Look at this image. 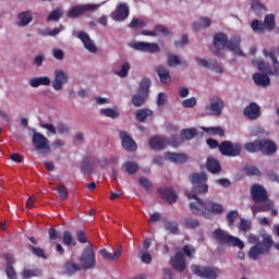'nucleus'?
<instances>
[{
    "instance_id": "1",
    "label": "nucleus",
    "mask_w": 279,
    "mask_h": 279,
    "mask_svg": "<svg viewBox=\"0 0 279 279\" xmlns=\"http://www.w3.org/2000/svg\"><path fill=\"white\" fill-rule=\"evenodd\" d=\"M189 199H195V202L190 203V210L197 217L210 219V215H223V205L219 203H214L210 199L202 201L195 194H189Z\"/></svg>"
},
{
    "instance_id": "2",
    "label": "nucleus",
    "mask_w": 279,
    "mask_h": 279,
    "mask_svg": "<svg viewBox=\"0 0 279 279\" xmlns=\"http://www.w3.org/2000/svg\"><path fill=\"white\" fill-rule=\"evenodd\" d=\"M263 53L265 58H270L272 62L274 69H271V65L268 62H265V60L260 59H254L252 61L253 66H257L258 71L260 73L266 74V75H274L275 77H279V61L276 56H274V52H269V50L264 49Z\"/></svg>"
},
{
    "instance_id": "3",
    "label": "nucleus",
    "mask_w": 279,
    "mask_h": 279,
    "mask_svg": "<svg viewBox=\"0 0 279 279\" xmlns=\"http://www.w3.org/2000/svg\"><path fill=\"white\" fill-rule=\"evenodd\" d=\"M211 236L214 241L218 243V245H227V247H239V250H243L245 247V243L243 241L223 229H216L213 231Z\"/></svg>"
},
{
    "instance_id": "4",
    "label": "nucleus",
    "mask_w": 279,
    "mask_h": 279,
    "mask_svg": "<svg viewBox=\"0 0 279 279\" xmlns=\"http://www.w3.org/2000/svg\"><path fill=\"white\" fill-rule=\"evenodd\" d=\"M192 183V192L186 191L185 195L189 199V195H206L208 193V174L205 172L193 173L190 178Z\"/></svg>"
},
{
    "instance_id": "5",
    "label": "nucleus",
    "mask_w": 279,
    "mask_h": 279,
    "mask_svg": "<svg viewBox=\"0 0 279 279\" xmlns=\"http://www.w3.org/2000/svg\"><path fill=\"white\" fill-rule=\"evenodd\" d=\"M274 246V239L269 234L263 235V241L250 248L248 256L252 260H258L262 254H269V248Z\"/></svg>"
},
{
    "instance_id": "6",
    "label": "nucleus",
    "mask_w": 279,
    "mask_h": 279,
    "mask_svg": "<svg viewBox=\"0 0 279 279\" xmlns=\"http://www.w3.org/2000/svg\"><path fill=\"white\" fill-rule=\"evenodd\" d=\"M226 102L219 96L209 98V102L205 106V112L208 117H221L223 114Z\"/></svg>"
},
{
    "instance_id": "7",
    "label": "nucleus",
    "mask_w": 279,
    "mask_h": 279,
    "mask_svg": "<svg viewBox=\"0 0 279 279\" xmlns=\"http://www.w3.org/2000/svg\"><path fill=\"white\" fill-rule=\"evenodd\" d=\"M80 264L82 269H93L97 265V259L95 257V251L93 250V244H87L83 250V253L80 258Z\"/></svg>"
},
{
    "instance_id": "8",
    "label": "nucleus",
    "mask_w": 279,
    "mask_h": 279,
    "mask_svg": "<svg viewBox=\"0 0 279 279\" xmlns=\"http://www.w3.org/2000/svg\"><path fill=\"white\" fill-rule=\"evenodd\" d=\"M191 271L194 274V276H198V278L217 279V271H219V269L210 266L192 265Z\"/></svg>"
},
{
    "instance_id": "9",
    "label": "nucleus",
    "mask_w": 279,
    "mask_h": 279,
    "mask_svg": "<svg viewBox=\"0 0 279 279\" xmlns=\"http://www.w3.org/2000/svg\"><path fill=\"white\" fill-rule=\"evenodd\" d=\"M241 149H243L241 144L239 143L232 144V142L230 141H223L219 145L220 154H222V156H230L231 158L241 156Z\"/></svg>"
},
{
    "instance_id": "10",
    "label": "nucleus",
    "mask_w": 279,
    "mask_h": 279,
    "mask_svg": "<svg viewBox=\"0 0 279 279\" xmlns=\"http://www.w3.org/2000/svg\"><path fill=\"white\" fill-rule=\"evenodd\" d=\"M33 145L35 149H38L41 154H51V146L49 145V140L43 135V133L33 134Z\"/></svg>"
},
{
    "instance_id": "11",
    "label": "nucleus",
    "mask_w": 279,
    "mask_h": 279,
    "mask_svg": "<svg viewBox=\"0 0 279 279\" xmlns=\"http://www.w3.org/2000/svg\"><path fill=\"white\" fill-rule=\"evenodd\" d=\"M251 197L255 204H263L269 199V194L263 185L253 184L251 186Z\"/></svg>"
},
{
    "instance_id": "12",
    "label": "nucleus",
    "mask_w": 279,
    "mask_h": 279,
    "mask_svg": "<svg viewBox=\"0 0 279 279\" xmlns=\"http://www.w3.org/2000/svg\"><path fill=\"white\" fill-rule=\"evenodd\" d=\"M97 10V4H81L72 7L66 13L68 19H77L86 12H93Z\"/></svg>"
},
{
    "instance_id": "13",
    "label": "nucleus",
    "mask_w": 279,
    "mask_h": 279,
    "mask_svg": "<svg viewBox=\"0 0 279 279\" xmlns=\"http://www.w3.org/2000/svg\"><path fill=\"white\" fill-rule=\"evenodd\" d=\"M131 47L136 51H144L146 53H160V46L156 43L135 41Z\"/></svg>"
},
{
    "instance_id": "14",
    "label": "nucleus",
    "mask_w": 279,
    "mask_h": 279,
    "mask_svg": "<svg viewBox=\"0 0 279 279\" xmlns=\"http://www.w3.org/2000/svg\"><path fill=\"white\" fill-rule=\"evenodd\" d=\"M170 265L178 274H184V269H186V257L184 253L177 252L173 258L170 259Z\"/></svg>"
},
{
    "instance_id": "15",
    "label": "nucleus",
    "mask_w": 279,
    "mask_h": 279,
    "mask_svg": "<svg viewBox=\"0 0 279 279\" xmlns=\"http://www.w3.org/2000/svg\"><path fill=\"white\" fill-rule=\"evenodd\" d=\"M120 138L122 141V147L125 149V151H136V149H138V145L134 138L130 136L128 131H120Z\"/></svg>"
},
{
    "instance_id": "16",
    "label": "nucleus",
    "mask_w": 279,
    "mask_h": 279,
    "mask_svg": "<svg viewBox=\"0 0 279 279\" xmlns=\"http://www.w3.org/2000/svg\"><path fill=\"white\" fill-rule=\"evenodd\" d=\"M259 151L264 156H274L278 151V145L271 140H259Z\"/></svg>"
},
{
    "instance_id": "17",
    "label": "nucleus",
    "mask_w": 279,
    "mask_h": 279,
    "mask_svg": "<svg viewBox=\"0 0 279 279\" xmlns=\"http://www.w3.org/2000/svg\"><path fill=\"white\" fill-rule=\"evenodd\" d=\"M226 48L229 51L235 53V56H241L242 58H245V53L243 52V50H241V36H232L230 40H228Z\"/></svg>"
},
{
    "instance_id": "18",
    "label": "nucleus",
    "mask_w": 279,
    "mask_h": 279,
    "mask_svg": "<svg viewBox=\"0 0 279 279\" xmlns=\"http://www.w3.org/2000/svg\"><path fill=\"white\" fill-rule=\"evenodd\" d=\"M148 145L150 149L160 151L162 149H167V145H169V140H167L165 136L156 135L148 140Z\"/></svg>"
},
{
    "instance_id": "19",
    "label": "nucleus",
    "mask_w": 279,
    "mask_h": 279,
    "mask_svg": "<svg viewBox=\"0 0 279 279\" xmlns=\"http://www.w3.org/2000/svg\"><path fill=\"white\" fill-rule=\"evenodd\" d=\"M69 82V74H66L63 70L54 71V80L52 82V88L54 90H62V86Z\"/></svg>"
},
{
    "instance_id": "20",
    "label": "nucleus",
    "mask_w": 279,
    "mask_h": 279,
    "mask_svg": "<svg viewBox=\"0 0 279 279\" xmlns=\"http://www.w3.org/2000/svg\"><path fill=\"white\" fill-rule=\"evenodd\" d=\"M130 16V7L128 3H120L117 7V10L114 13H111V19L113 21H125Z\"/></svg>"
},
{
    "instance_id": "21",
    "label": "nucleus",
    "mask_w": 279,
    "mask_h": 279,
    "mask_svg": "<svg viewBox=\"0 0 279 279\" xmlns=\"http://www.w3.org/2000/svg\"><path fill=\"white\" fill-rule=\"evenodd\" d=\"M161 199L167 202L168 204H175L178 202V194L171 187H160L157 190Z\"/></svg>"
},
{
    "instance_id": "22",
    "label": "nucleus",
    "mask_w": 279,
    "mask_h": 279,
    "mask_svg": "<svg viewBox=\"0 0 279 279\" xmlns=\"http://www.w3.org/2000/svg\"><path fill=\"white\" fill-rule=\"evenodd\" d=\"M244 117H246V119H251V121H256V119L260 117V106L256 102H251L244 108Z\"/></svg>"
},
{
    "instance_id": "23",
    "label": "nucleus",
    "mask_w": 279,
    "mask_h": 279,
    "mask_svg": "<svg viewBox=\"0 0 279 279\" xmlns=\"http://www.w3.org/2000/svg\"><path fill=\"white\" fill-rule=\"evenodd\" d=\"M77 38L83 43L85 49L90 53H97V46H95V41L90 39V36L85 32H80Z\"/></svg>"
},
{
    "instance_id": "24",
    "label": "nucleus",
    "mask_w": 279,
    "mask_h": 279,
    "mask_svg": "<svg viewBox=\"0 0 279 279\" xmlns=\"http://www.w3.org/2000/svg\"><path fill=\"white\" fill-rule=\"evenodd\" d=\"M165 159L170 160L171 162H175L177 165H184L189 160V156L184 153H171L168 151L165 154Z\"/></svg>"
},
{
    "instance_id": "25",
    "label": "nucleus",
    "mask_w": 279,
    "mask_h": 279,
    "mask_svg": "<svg viewBox=\"0 0 279 279\" xmlns=\"http://www.w3.org/2000/svg\"><path fill=\"white\" fill-rule=\"evenodd\" d=\"M253 81L256 86H263V88H267L271 84V78H269V74L255 73L253 74Z\"/></svg>"
},
{
    "instance_id": "26",
    "label": "nucleus",
    "mask_w": 279,
    "mask_h": 279,
    "mask_svg": "<svg viewBox=\"0 0 279 279\" xmlns=\"http://www.w3.org/2000/svg\"><path fill=\"white\" fill-rule=\"evenodd\" d=\"M156 73L161 84H171V74L169 73V69L165 65H158L156 68Z\"/></svg>"
},
{
    "instance_id": "27",
    "label": "nucleus",
    "mask_w": 279,
    "mask_h": 279,
    "mask_svg": "<svg viewBox=\"0 0 279 279\" xmlns=\"http://www.w3.org/2000/svg\"><path fill=\"white\" fill-rule=\"evenodd\" d=\"M77 271H82L80 264L65 262L62 266V272L65 274V276H73V274H77Z\"/></svg>"
},
{
    "instance_id": "28",
    "label": "nucleus",
    "mask_w": 279,
    "mask_h": 279,
    "mask_svg": "<svg viewBox=\"0 0 279 279\" xmlns=\"http://www.w3.org/2000/svg\"><path fill=\"white\" fill-rule=\"evenodd\" d=\"M228 46V35L218 33L214 36V47L216 49H226Z\"/></svg>"
},
{
    "instance_id": "29",
    "label": "nucleus",
    "mask_w": 279,
    "mask_h": 279,
    "mask_svg": "<svg viewBox=\"0 0 279 279\" xmlns=\"http://www.w3.org/2000/svg\"><path fill=\"white\" fill-rule=\"evenodd\" d=\"M100 255L105 260H117L118 258H121V254H123V250L121 248V244H119L118 250L112 254L106 251V248H102L99 251Z\"/></svg>"
},
{
    "instance_id": "30",
    "label": "nucleus",
    "mask_w": 279,
    "mask_h": 279,
    "mask_svg": "<svg viewBox=\"0 0 279 279\" xmlns=\"http://www.w3.org/2000/svg\"><path fill=\"white\" fill-rule=\"evenodd\" d=\"M32 88H38V86H51V78L48 76L33 77L29 81Z\"/></svg>"
},
{
    "instance_id": "31",
    "label": "nucleus",
    "mask_w": 279,
    "mask_h": 279,
    "mask_svg": "<svg viewBox=\"0 0 279 279\" xmlns=\"http://www.w3.org/2000/svg\"><path fill=\"white\" fill-rule=\"evenodd\" d=\"M210 17L202 16L198 22H194L193 29L194 32H202V29H206V27H210L211 25Z\"/></svg>"
},
{
    "instance_id": "32",
    "label": "nucleus",
    "mask_w": 279,
    "mask_h": 279,
    "mask_svg": "<svg viewBox=\"0 0 279 279\" xmlns=\"http://www.w3.org/2000/svg\"><path fill=\"white\" fill-rule=\"evenodd\" d=\"M207 171L210 173H221V163H219V160L213 157L207 158Z\"/></svg>"
},
{
    "instance_id": "33",
    "label": "nucleus",
    "mask_w": 279,
    "mask_h": 279,
    "mask_svg": "<svg viewBox=\"0 0 279 279\" xmlns=\"http://www.w3.org/2000/svg\"><path fill=\"white\" fill-rule=\"evenodd\" d=\"M151 86V81L149 78H143L140 83L138 95H143L144 97H149V88Z\"/></svg>"
},
{
    "instance_id": "34",
    "label": "nucleus",
    "mask_w": 279,
    "mask_h": 279,
    "mask_svg": "<svg viewBox=\"0 0 279 279\" xmlns=\"http://www.w3.org/2000/svg\"><path fill=\"white\" fill-rule=\"evenodd\" d=\"M264 27L266 32H274L276 29V16L274 14H267L264 17Z\"/></svg>"
},
{
    "instance_id": "35",
    "label": "nucleus",
    "mask_w": 279,
    "mask_h": 279,
    "mask_svg": "<svg viewBox=\"0 0 279 279\" xmlns=\"http://www.w3.org/2000/svg\"><path fill=\"white\" fill-rule=\"evenodd\" d=\"M274 208V203L272 201H269V198L262 203L259 206L253 207L252 211L253 213H269Z\"/></svg>"
},
{
    "instance_id": "36",
    "label": "nucleus",
    "mask_w": 279,
    "mask_h": 279,
    "mask_svg": "<svg viewBox=\"0 0 279 279\" xmlns=\"http://www.w3.org/2000/svg\"><path fill=\"white\" fill-rule=\"evenodd\" d=\"M244 149L248 154H256L257 151H260V140H255L253 142H247L244 145Z\"/></svg>"
},
{
    "instance_id": "37",
    "label": "nucleus",
    "mask_w": 279,
    "mask_h": 279,
    "mask_svg": "<svg viewBox=\"0 0 279 279\" xmlns=\"http://www.w3.org/2000/svg\"><path fill=\"white\" fill-rule=\"evenodd\" d=\"M195 136H197V129H195V128L183 129L181 131V138H183V141H193V138H195Z\"/></svg>"
},
{
    "instance_id": "38",
    "label": "nucleus",
    "mask_w": 279,
    "mask_h": 279,
    "mask_svg": "<svg viewBox=\"0 0 279 279\" xmlns=\"http://www.w3.org/2000/svg\"><path fill=\"white\" fill-rule=\"evenodd\" d=\"M153 114L154 111H151L150 109H138L135 117L140 123H145V119H147V117H151Z\"/></svg>"
},
{
    "instance_id": "39",
    "label": "nucleus",
    "mask_w": 279,
    "mask_h": 279,
    "mask_svg": "<svg viewBox=\"0 0 279 279\" xmlns=\"http://www.w3.org/2000/svg\"><path fill=\"white\" fill-rule=\"evenodd\" d=\"M17 19L20 21L21 27H25L26 25H29V23H32V12H22L17 15Z\"/></svg>"
},
{
    "instance_id": "40",
    "label": "nucleus",
    "mask_w": 279,
    "mask_h": 279,
    "mask_svg": "<svg viewBox=\"0 0 279 279\" xmlns=\"http://www.w3.org/2000/svg\"><path fill=\"white\" fill-rule=\"evenodd\" d=\"M183 257L186 256V258H195V254H197V250L195 248V246L191 245V244H186L183 246L182 251Z\"/></svg>"
},
{
    "instance_id": "41",
    "label": "nucleus",
    "mask_w": 279,
    "mask_h": 279,
    "mask_svg": "<svg viewBox=\"0 0 279 279\" xmlns=\"http://www.w3.org/2000/svg\"><path fill=\"white\" fill-rule=\"evenodd\" d=\"M251 27H252L253 32H255V34H265V32H266L265 24L258 20H254L251 23Z\"/></svg>"
},
{
    "instance_id": "42",
    "label": "nucleus",
    "mask_w": 279,
    "mask_h": 279,
    "mask_svg": "<svg viewBox=\"0 0 279 279\" xmlns=\"http://www.w3.org/2000/svg\"><path fill=\"white\" fill-rule=\"evenodd\" d=\"M148 96H144L141 94H135L132 97V104L135 106V108H141V106L145 105V101H147Z\"/></svg>"
},
{
    "instance_id": "43",
    "label": "nucleus",
    "mask_w": 279,
    "mask_h": 279,
    "mask_svg": "<svg viewBox=\"0 0 279 279\" xmlns=\"http://www.w3.org/2000/svg\"><path fill=\"white\" fill-rule=\"evenodd\" d=\"M165 230H167V232H170V234H178L180 228L178 227L177 221L166 220L165 221Z\"/></svg>"
},
{
    "instance_id": "44",
    "label": "nucleus",
    "mask_w": 279,
    "mask_h": 279,
    "mask_svg": "<svg viewBox=\"0 0 279 279\" xmlns=\"http://www.w3.org/2000/svg\"><path fill=\"white\" fill-rule=\"evenodd\" d=\"M39 276H43V270L40 269H26L22 272L23 279H29V278H38Z\"/></svg>"
},
{
    "instance_id": "45",
    "label": "nucleus",
    "mask_w": 279,
    "mask_h": 279,
    "mask_svg": "<svg viewBox=\"0 0 279 279\" xmlns=\"http://www.w3.org/2000/svg\"><path fill=\"white\" fill-rule=\"evenodd\" d=\"M183 225L189 230H195V228H199V220L191 218V217H186V218H184Z\"/></svg>"
},
{
    "instance_id": "46",
    "label": "nucleus",
    "mask_w": 279,
    "mask_h": 279,
    "mask_svg": "<svg viewBox=\"0 0 279 279\" xmlns=\"http://www.w3.org/2000/svg\"><path fill=\"white\" fill-rule=\"evenodd\" d=\"M184 143V138H182V135H171L170 138L168 140V145H171L172 147H180Z\"/></svg>"
},
{
    "instance_id": "47",
    "label": "nucleus",
    "mask_w": 279,
    "mask_h": 279,
    "mask_svg": "<svg viewBox=\"0 0 279 279\" xmlns=\"http://www.w3.org/2000/svg\"><path fill=\"white\" fill-rule=\"evenodd\" d=\"M100 114L109 119H119V111L111 108L100 109Z\"/></svg>"
},
{
    "instance_id": "48",
    "label": "nucleus",
    "mask_w": 279,
    "mask_h": 279,
    "mask_svg": "<svg viewBox=\"0 0 279 279\" xmlns=\"http://www.w3.org/2000/svg\"><path fill=\"white\" fill-rule=\"evenodd\" d=\"M146 25L147 24L145 23V21L138 17H133V20L129 24V27H131V29H143V27H145Z\"/></svg>"
},
{
    "instance_id": "49",
    "label": "nucleus",
    "mask_w": 279,
    "mask_h": 279,
    "mask_svg": "<svg viewBox=\"0 0 279 279\" xmlns=\"http://www.w3.org/2000/svg\"><path fill=\"white\" fill-rule=\"evenodd\" d=\"M81 171L83 173H93V163H90V160L88 158H84L81 161Z\"/></svg>"
},
{
    "instance_id": "50",
    "label": "nucleus",
    "mask_w": 279,
    "mask_h": 279,
    "mask_svg": "<svg viewBox=\"0 0 279 279\" xmlns=\"http://www.w3.org/2000/svg\"><path fill=\"white\" fill-rule=\"evenodd\" d=\"M126 173H129V175H134V173H136V171H138V163L134 162V161H126L124 163Z\"/></svg>"
},
{
    "instance_id": "51",
    "label": "nucleus",
    "mask_w": 279,
    "mask_h": 279,
    "mask_svg": "<svg viewBox=\"0 0 279 279\" xmlns=\"http://www.w3.org/2000/svg\"><path fill=\"white\" fill-rule=\"evenodd\" d=\"M239 217V211L238 210H230L227 214V223L229 228H234V221Z\"/></svg>"
},
{
    "instance_id": "52",
    "label": "nucleus",
    "mask_w": 279,
    "mask_h": 279,
    "mask_svg": "<svg viewBox=\"0 0 279 279\" xmlns=\"http://www.w3.org/2000/svg\"><path fill=\"white\" fill-rule=\"evenodd\" d=\"M57 193L59 194L60 199L63 202L69 199V190L64 184L61 183L58 185Z\"/></svg>"
},
{
    "instance_id": "53",
    "label": "nucleus",
    "mask_w": 279,
    "mask_h": 279,
    "mask_svg": "<svg viewBox=\"0 0 279 279\" xmlns=\"http://www.w3.org/2000/svg\"><path fill=\"white\" fill-rule=\"evenodd\" d=\"M59 19H62V9L57 8L48 15L47 22L51 23V21H58Z\"/></svg>"
},
{
    "instance_id": "54",
    "label": "nucleus",
    "mask_w": 279,
    "mask_h": 279,
    "mask_svg": "<svg viewBox=\"0 0 279 279\" xmlns=\"http://www.w3.org/2000/svg\"><path fill=\"white\" fill-rule=\"evenodd\" d=\"M251 8L253 10V12H255V14L258 16L260 14V12L267 11V8H265V5H263L262 3H259L257 0H253L251 3Z\"/></svg>"
},
{
    "instance_id": "55",
    "label": "nucleus",
    "mask_w": 279,
    "mask_h": 279,
    "mask_svg": "<svg viewBox=\"0 0 279 279\" xmlns=\"http://www.w3.org/2000/svg\"><path fill=\"white\" fill-rule=\"evenodd\" d=\"M48 236H49L50 241H61L62 240L60 232L58 230H56V228H53V227H50L48 229Z\"/></svg>"
},
{
    "instance_id": "56",
    "label": "nucleus",
    "mask_w": 279,
    "mask_h": 279,
    "mask_svg": "<svg viewBox=\"0 0 279 279\" xmlns=\"http://www.w3.org/2000/svg\"><path fill=\"white\" fill-rule=\"evenodd\" d=\"M244 173L245 175L252 177V175H260V170L256 168L255 166H246L244 167Z\"/></svg>"
},
{
    "instance_id": "57",
    "label": "nucleus",
    "mask_w": 279,
    "mask_h": 279,
    "mask_svg": "<svg viewBox=\"0 0 279 279\" xmlns=\"http://www.w3.org/2000/svg\"><path fill=\"white\" fill-rule=\"evenodd\" d=\"M168 66H178L179 64H182V61H180V57L178 54H170L167 59Z\"/></svg>"
},
{
    "instance_id": "58",
    "label": "nucleus",
    "mask_w": 279,
    "mask_h": 279,
    "mask_svg": "<svg viewBox=\"0 0 279 279\" xmlns=\"http://www.w3.org/2000/svg\"><path fill=\"white\" fill-rule=\"evenodd\" d=\"M29 250L34 254V256H37V258H44L47 259V255L45 254V250L36 246L29 245Z\"/></svg>"
},
{
    "instance_id": "59",
    "label": "nucleus",
    "mask_w": 279,
    "mask_h": 279,
    "mask_svg": "<svg viewBox=\"0 0 279 279\" xmlns=\"http://www.w3.org/2000/svg\"><path fill=\"white\" fill-rule=\"evenodd\" d=\"M155 36L162 35V36H169V28H167L162 24L155 25Z\"/></svg>"
},
{
    "instance_id": "60",
    "label": "nucleus",
    "mask_w": 279,
    "mask_h": 279,
    "mask_svg": "<svg viewBox=\"0 0 279 279\" xmlns=\"http://www.w3.org/2000/svg\"><path fill=\"white\" fill-rule=\"evenodd\" d=\"M238 228L239 230H241V232H247L252 228V222L250 220L241 218Z\"/></svg>"
},
{
    "instance_id": "61",
    "label": "nucleus",
    "mask_w": 279,
    "mask_h": 279,
    "mask_svg": "<svg viewBox=\"0 0 279 279\" xmlns=\"http://www.w3.org/2000/svg\"><path fill=\"white\" fill-rule=\"evenodd\" d=\"M209 69L215 73H223V66L218 61H209Z\"/></svg>"
},
{
    "instance_id": "62",
    "label": "nucleus",
    "mask_w": 279,
    "mask_h": 279,
    "mask_svg": "<svg viewBox=\"0 0 279 279\" xmlns=\"http://www.w3.org/2000/svg\"><path fill=\"white\" fill-rule=\"evenodd\" d=\"M130 63H123L121 66V70L119 72H117V75H119V77H128V73H130Z\"/></svg>"
},
{
    "instance_id": "63",
    "label": "nucleus",
    "mask_w": 279,
    "mask_h": 279,
    "mask_svg": "<svg viewBox=\"0 0 279 279\" xmlns=\"http://www.w3.org/2000/svg\"><path fill=\"white\" fill-rule=\"evenodd\" d=\"M62 241L63 245H73V234L70 231H64Z\"/></svg>"
},
{
    "instance_id": "64",
    "label": "nucleus",
    "mask_w": 279,
    "mask_h": 279,
    "mask_svg": "<svg viewBox=\"0 0 279 279\" xmlns=\"http://www.w3.org/2000/svg\"><path fill=\"white\" fill-rule=\"evenodd\" d=\"M141 260L142 263H145V265L151 263V254H149V251H141Z\"/></svg>"
}]
</instances>
